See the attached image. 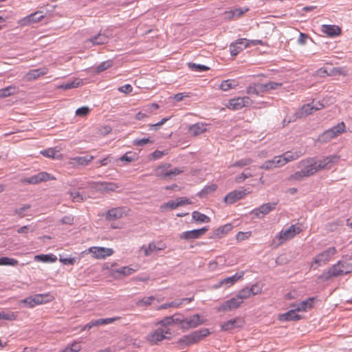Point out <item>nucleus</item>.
I'll return each mask as SVG.
<instances>
[{"mask_svg": "<svg viewBox=\"0 0 352 352\" xmlns=\"http://www.w3.org/2000/svg\"><path fill=\"white\" fill-rule=\"evenodd\" d=\"M339 156L336 155H329L322 160H317L316 157H309L300 161L298 167L302 170L307 177L314 175L321 170H329L339 160Z\"/></svg>", "mask_w": 352, "mask_h": 352, "instance_id": "obj_1", "label": "nucleus"}, {"mask_svg": "<svg viewBox=\"0 0 352 352\" xmlns=\"http://www.w3.org/2000/svg\"><path fill=\"white\" fill-rule=\"evenodd\" d=\"M210 334L208 329H201L195 331L188 335L182 336L177 342V344L180 349L195 344Z\"/></svg>", "mask_w": 352, "mask_h": 352, "instance_id": "obj_2", "label": "nucleus"}, {"mask_svg": "<svg viewBox=\"0 0 352 352\" xmlns=\"http://www.w3.org/2000/svg\"><path fill=\"white\" fill-rule=\"evenodd\" d=\"M352 271V265L349 263L339 261L333 265L327 272H324L320 278L323 280H328L332 277H338L344 274H348Z\"/></svg>", "mask_w": 352, "mask_h": 352, "instance_id": "obj_3", "label": "nucleus"}, {"mask_svg": "<svg viewBox=\"0 0 352 352\" xmlns=\"http://www.w3.org/2000/svg\"><path fill=\"white\" fill-rule=\"evenodd\" d=\"M345 130V124L343 122L326 130L318 137L320 142H327L342 133Z\"/></svg>", "mask_w": 352, "mask_h": 352, "instance_id": "obj_4", "label": "nucleus"}, {"mask_svg": "<svg viewBox=\"0 0 352 352\" xmlns=\"http://www.w3.org/2000/svg\"><path fill=\"white\" fill-rule=\"evenodd\" d=\"M166 334H171L170 329H162L161 327H159L155 331L147 335L146 340L151 344H157L159 342H161L163 340L168 338L166 336Z\"/></svg>", "mask_w": 352, "mask_h": 352, "instance_id": "obj_5", "label": "nucleus"}, {"mask_svg": "<svg viewBox=\"0 0 352 352\" xmlns=\"http://www.w3.org/2000/svg\"><path fill=\"white\" fill-rule=\"evenodd\" d=\"M50 296L48 294H36L28 296L21 300L20 303L25 304L28 307L32 308L37 305H41L50 301Z\"/></svg>", "mask_w": 352, "mask_h": 352, "instance_id": "obj_6", "label": "nucleus"}, {"mask_svg": "<svg viewBox=\"0 0 352 352\" xmlns=\"http://www.w3.org/2000/svg\"><path fill=\"white\" fill-rule=\"evenodd\" d=\"M252 104V100L248 96H244L230 99L226 107L230 109L236 111L245 107H249Z\"/></svg>", "mask_w": 352, "mask_h": 352, "instance_id": "obj_7", "label": "nucleus"}, {"mask_svg": "<svg viewBox=\"0 0 352 352\" xmlns=\"http://www.w3.org/2000/svg\"><path fill=\"white\" fill-rule=\"evenodd\" d=\"M336 252L337 250L336 248H329L321 253L318 254L314 258L313 263H315L318 266L324 265L330 261L331 256H333Z\"/></svg>", "mask_w": 352, "mask_h": 352, "instance_id": "obj_8", "label": "nucleus"}, {"mask_svg": "<svg viewBox=\"0 0 352 352\" xmlns=\"http://www.w3.org/2000/svg\"><path fill=\"white\" fill-rule=\"evenodd\" d=\"M249 46L250 40L247 38H239L230 45V54L232 56H235Z\"/></svg>", "mask_w": 352, "mask_h": 352, "instance_id": "obj_9", "label": "nucleus"}, {"mask_svg": "<svg viewBox=\"0 0 352 352\" xmlns=\"http://www.w3.org/2000/svg\"><path fill=\"white\" fill-rule=\"evenodd\" d=\"M301 231L300 227H296L294 225H292L285 230H282L276 236L278 239V245L283 243L284 241L294 237L296 234Z\"/></svg>", "mask_w": 352, "mask_h": 352, "instance_id": "obj_10", "label": "nucleus"}, {"mask_svg": "<svg viewBox=\"0 0 352 352\" xmlns=\"http://www.w3.org/2000/svg\"><path fill=\"white\" fill-rule=\"evenodd\" d=\"M208 230V227L205 226L200 229L185 231L180 234L179 238L185 240L199 239L201 236L204 235Z\"/></svg>", "mask_w": 352, "mask_h": 352, "instance_id": "obj_11", "label": "nucleus"}, {"mask_svg": "<svg viewBox=\"0 0 352 352\" xmlns=\"http://www.w3.org/2000/svg\"><path fill=\"white\" fill-rule=\"evenodd\" d=\"M289 307H291L289 311L279 315L278 320L280 321H297L302 318L301 316L297 314L299 311L296 309V304H291Z\"/></svg>", "mask_w": 352, "mask_h": 352, "instance_id": "obj_12", "label": "nucleus"}, {"mask_svg": "<svg viewBox=\"0 0 352 352\" xmlns=\"http://www.w3.org/2000/svg\"><path fill=\"white\" fill-rule=\"evenodd\" d=\"M109 37L104 34L99 32L98 34L85 41V45L91 47L95 45H104L108 43Z\"/></svg>", "mask_w": 352, "mask_h": 352, "instance_id": "obj_13", "label": "nucleus"}, {"mask_svg": "<svg viewBox=\"0 0 352 352\" xmlns=\"http://www.w3.org/2000/svg\"><path fill=\"white\" fill-rule=\"evenodd\" d=\"M244 276V272L242 271L239 273H236L232 276L226 277L218 282L217 285H215V288H219L221 287H229L233 285L235 283H236L239 280L241 279Z\"/></svg>", "mask_w": 352, "mask_h": 352, "instance_id": "obj_14", "label": "nucleus"}, {"mask_svg": "<svg viewBox=\"0 0 352 352\" xmlns=\"http://www.w3.org/2000/svg\"><path fill=\"white\" fill-rule=\"evenodd\" d=\"M204 323L199 314H195L189 318H184V322L182 326V330H188L198 327Z\"/></svg>", "mask_w": 352, "mask_h": 352, "instance_id": "obj_15", "label": "nucleus"}, {"mask_svg": "<svg viewBox=\"0 0 352 352\" xmlns=\"http://www.w3.org/2000/svg\"><path fill=\"white\" fill-rule=\"evenodd\" d=\"M242 302L237 298V296H234L230 300H228L223 302L219 307L217 308L219 311H228L232 309L238 308Z\"/></svg>", "mask_w": 352, "mask_h": 352, "instance_id": "obj_16", "label": "nucleus"}, {"mask_svg": "<svg viewBox=\"0 0 352 352\" xmlns=\"http://www.w3.org/2000/svg\"><path fill=\"white\" fill-rule=\"evenodd\" d=\"M89 252L93 254V256L97 259L104 258L107 256L112 255L113 253V250L111 248L103 247H91L89 248Z\"/></svg>", "mask_w": 352, "mask_h": 352, "instance_id": "obj_17", "label": "nucleus"}, {"mask_svg": "<svg viewBox=\"0 0 352 352\" xmlns=\"http://www.w3.org/2000/svg\"><path fill=\"white\" fill-rule=\"evenodd\" d=\"M276 204V202L264 204L259 208L254 209L252 210V214H254L256 217L261 218L274 210Z\"/></svg>", "mask_w": 352, "mask_h": 352, "instance_id": "obj_18", "label": "nucleus"}, {"mask_svg": "<svg viewBox=\"0 0 352 352\" xmlns=\"http://www.w3.org/2000/svg\"><path fill=\"white\" fill-rule=\"evenodd\" d=\"M304 154V152L301 151L292 150L288 151L280 155L283 165H285L287 163L297 160Z\"/></svg>", "mask_w": 352, "mask_h": 352, "instance_id": "obj_19", "label": "nucleus"}, {"mask_svg": "<svg viewBox=\"0 0 352 352\" xmlns=\"http://www.w3.org/2000/svg\"><path fill=\"white\" fill-rule=\"evenodd\" d=\"M120 319V317H113V318H99L97 320H91L90 322L87 323L85 325L83 329H90L94 327H97L100 325H105L108 324L113 323L115 321H117Z\"/></svg>", "mask_w": 352, "mask_h": 352, "instance_id": "obj_20", "label": "nucleus"}, {"mask_svg": "<svg viewBox=\"0 0 352 352\" xmlns=\"http://www.w3.org/2000/svg\"><path fill=\"white\" fill-rule=\"evenodd\" d=\"M245 195L246 192L245 190H235L229 192L224 197V201L228 204H232L238 200L243 199Z\"/></svg>", "mask_w": 352, "mask_h": 352, "instance_id": "obj_21", "label": "nucleus"}, {"mask_svg": "<svg viewBox=\"0 0 352 352\" xmlns=\"http://www.w3.org/2000/svg\"><path fill=\"white\" fill-rule=\"evenodd\" d=\"M44 18V14L38 15V12H35L21 19L19 21V23L21 25H30L32 23L41 21Z\"/></svg>", "mask_w": 352, "mask_h": 352, "instance_id": "obj_22", "label": "nucleus"}, {"mask_svg": "<svg viewBox=\"0 0 352 352\" xmlns=\"http://www.w3.org/2000/svg\"><path fill=\"white\" fill-rule=\"evenodd\" d=\"M126 209L123 207L114 208L106 212L105 218L107 220H116L122 218L125 213Z\"/></svg>", "mask_w": 352, "mask_h": 352, "instance_id": "obj_23", "label": "nucleus"}, {"mask_svg": "<svg viewBox=\"0 0 352 352\" xmlns=\"http://www.w3.org/2000/svg\"><path fill=\"white\" fill-rule=\"evenodd\" d=\"M50 175L46 172H41L36 175L25 178L24 182L28 184H36L42 182L50 179Z\"/></svg>", "mask_w": 352, "mask_h": 352, "instance_id": "obj_24", "label": "nucleus"}, {"mask_svg": "<svg viewBox=\"0 0 352 352\" xmlns=\"http://www.w3.org/2000/svg\"><path fill=\"white\" fill-rule=\"evenodd\" d=\"M283 163L280 155L275 156L273 159L265 161L260 166L261 169L263 170H272L276 168L282 167Z\"/></svg>", "mask_w": 352, "mask_h": 352, "instance_id": "obj_25", "label": "nucleus"}, {"mask_svg": "<svg viewBox=\"0 0 352 352\" xmlns=\"http://www.w3.org/2000/svg\"><path fill=\"white\" fill-rule=\"evenodd\" d=\"M321 31L329 36L333 37L341 34V29L336 25H322Z\"/></svg>", "mask_w": 352, "mask_h": 352, "instance_id": "obj_26", "label": "nucleus"}, {"mask_svg": "<svg viewBox=\"0 0 352 352\" xmlns=\"http://www.w3.org/2000/svg\"><path fill=\"white\" fill-rule=\"evenodd\" d=\"M243 321L240 318H234L228 320L221 325L222 331H230L231 329L240 327L243 325Z\"/></svg>", "mask_w": 352, "mask_h": 352, "instance_id": "obj_27", "label": "nucleus"}, {"mask_svg": "<svg viewBox=\"0 0 352 352\" xmlns=\"http://www.w3.org/2000/svg\"><path fill=\"white\" fill-rule=\"evenodd\" d=\"M232 226L230 223L221 226L214 230L213 235L211 236V238L221 239L227 234L232 230Z\"/></svg>", "mask_w": 352, "mask_h": 352, "instance_id": "obj_28", "label": "nucleus"}, {"mask_svg": "<svg viewBox=\"0 0 352 352\" xmlns=\"http://www.w3.org/2000/svg\"><path fill=\"white\" fill-rule=\"evenodd\" d=\"M314 106L311 104H305L301 107V108L297 111L295 113L296 118H305L314 112Z\"/></svg>", "mask_w": 352, "mask_h": 352, "instance_id": "obj_29", "label": "nucleus"}, {"mask_svg": "<svg viewBox=\"0 0 352 352\" xmlns=\"http://www.w3.org/2000/svg\"><path fill=\"white\" fill-rule=\"evenodd\" d=\"M207 131L206 125L202 122H198L189 126L188 132L194 136L199 135Z\"/></svg>", "mask_w": 352, "mask_h": 352, "instance_id": "obj_30", "label": "nucleus"}, {"mask_svg": "<svg viewBox=\"0 0 352 352\" xmlns=\"http://www.w3.org/2000/svg\"><path fill=\"white\" fill-rule=\"evenodd\" d=\"M47 73V69L45 67L38 68L30 70L26 74V79L28 80H34L37 79L41 76H43Z\"/></svg>", "mask_w": 352, "mask_h": 352, "instance_id": "obj_31", "label": "nucleus"}, {"mask_svg": "<svg viewBox=\"0 0 352 352\" xmlns=\"http://www.w3.org/2000/svg\"><path fill=\"white\" fill-rule=\"evenodd\" d=\"M316 298L314 297L309 298L305 300H302L298 304H296V309L299 311H307L314 306Z\"/></svg>", "mask_w": 352, "mask_h": 352, "instance_id": "obj_32", "label": "nucleus"}, {"mask_svg": "<svg viewBox=\"0 0 352 352\" xmlns=\"http://www.w3.org/2000/svg\"><path fill=\"white\" fill-rule=\"evenodd\" d=\"M141 250L144 251V255L145 256H148L153 252L163 250V247H157V245L154 242H151L147 246L142 245Z\"/></svg>", "mask_w": 352, "mask_h": 352, "instance_id": "obj_33", "label": "nucleus"}, {"mask_svg": "<svg viewBox=\"0 0 352 352\" xmlns=\"http://www.w3.org/2000/svg\"><path fill=\"white\" fill-rule=\"evenodd\" d=\"M57 257L53 254H38L34 256V261L43 263H54L56 261Z\"/></svg>", "mask_w": 352, "mask_h": 352, "instance_id": "obj_34", "label": "nucleus"}, {"mask_svg": "<svg viewBox=\"0 0 352 352\" xmlns=\"http://www.w3.org/2000/svg\"><path fill=\"white\" fill-rule=\"evenodd\" d=\"M18 88L15 85H10L0 89V98H6L18 93Z\"/></svg>", "mask_w": 352, "mask_h": 352, "instance_id": "obj_35", "label": "nucleus"}, {"mask_svg": "<svg viewBox=\"0 0 352 352\" xmlns=\"http://www.w3.org/2000/svg\"><path fill=\"white\" fill-rule=\"evenodd\" d=\"M246 92L248 95L262 96L261 87L259 82L253 83L247 87Z\"/></svg>", "mask_w": 352, "mask_h": 352, "instance_id": "obj_36", "label": "nucleus"}, {"mask_svg": "<svg viewBox=\"0 0 352 352\" xmlns=\"http://www.w3.org/2000/svg\"><path fill=\"white\" fill-rule=\"evenodd\" d=\"M19 313L18 311H1L0 312V320H6L8 321L16 320L19 316Z\"/></svg>", "mask_w": 352, "mask_h": 352, "instance_id": "obj_37", "label": "nucleus"}, {"mask_svg": "<svg viewBox=\"0 0 352 352\" xmlns=\"http://www.w3.org/2000/svg\"><path fill=\"white\" fill-rule=\"evenodd\" d=\"M93 159H94L93 156L87 155L85 156L75 157L72 158V161H73V164L81 165V166H86Z\"/></svg>", "mask_w": 352, "mask_h": 352, "instance_id": "obj_38", "label": "nucleus"}, {"mask_svg": "<svg viewBox=\"0 0 352 352\" xmlns=\"http://www.w3.org/2000/svg\"><path fill=\"white\" fill-rule=\"evenodd\" d=\"M238 86V82L236 80L228 79L221 82L219 88L224 91H228L230 89L234 88Z\"/></svg>", "mask_w": 352, "mask_h": 352, "instance_id": "obj_39", "label": "nucleus"}, {"mask_svg": "<svg viewBox=\"0 0 352 352\" xmlns=\"http://www.w3.org/2000/svg\"><path fill=\"white\" fill-rule=\"evenodd\" d=\"M83 84L82 80L81 79H76L73 81L68 82L64 84H62L59 86L60 89L67 90L71 89L74 88H77Z\"/></svg>", "mask_w": 352, "mask_h": 352, "instance_id": "obj_40", "label": "nucleus"}, {"mask_svg": "<svg viewBox=\"0 0 352 352\" xmlns=\"http://www.w3.org/2000/svg\"><path fill=\"white\" fill-rule=\"evenodd\" d=\"M192 220L199 223H208L210 221V218L209 217L198 211L192 212Z\"/></svg>", "mask_w": 352, "mask_h": 352, "instance_id": "obj_41", "label": "nucleus"}, {"mask_svg": "<svg viewBox=\"0 0 352 352\" xmlns=\"http://www.w3.org/2000/svg\"><path fill=\"white\" fill-rule=\"evenodd\" d=\"M217 186L216 184L206 186L199 192L198 195L201 198L205 197L208 194L214 192L217 190Z\"/></svg>", "mask_w": 352, "mask_h": 352, "instance_id": "obj_42", "label": "nucleus"}, {"mask_svg": "<svg viewBox=\"0 0 352 352\" xmlns=\"http://www.w3.org/2000/svg\"><path fill=\"white\" fill-rule=\"evenodd\" d=\"M31 208V205L25 204L23 206L16 208L14 210V214L18 215L19 217L23 218L27 215V212Z\"/></svg>", "mask_w": 352, "mask_h": 352, "instance_id": "obj_43", "label": "nucleus"}, {"mask_svg": "<svg viewBox=\"0 0 352 352\" xmlns=\"http://www.w3.org/2000/svg\"><path fill=\"white\" fill-rule=\"evenodd\" d=\"M253 162V160L251 158H243L241 159L234 164H231L229 167H239L243 168L244 166H248Z\"/></svg>", "mask_w": 352, "mask_h": 352, "instance_id": "obj_44", "label": "nucleus"}, {"mask_svg": "<svg viewBox=\"0 0 352 352\" xmlns=\"http://www.w3.org/2000/svg\"><path fill=\"white\" fill-rule=\"evenodd\" d=\"M18 264V261L15 258L6 256L0 257V265L15 266Z\"/></svg>", "mask_w": 352, "mask_h": 352, "instance_id": "obj_45", "label": "nucleus"}, {"mask_svg": "<svg viewBox=\"0 0 352 352\" xmlns=\"http://www.w3.org/2000/svg\"><path fill=\"white\" fill-rule=\"evenodd\" d=\"M174 324L172 316L165 317L162 320L158 321L156 325H160L162 329H168L167 327Z\"/></svg>", "mask_w": 352, "mask_h": 352, "instance_id": "obj_46", "label": "nucleus"}, {"mask_svg": "<svg viewBox=\"0 0 352 352\" xmlns=\"http://www.w3.org/2000/svg\"><path fill=\"white\" fill-rule=\"evenodd\" d=\"M188 67L191 69V70L198 72H203L209 69V67L204 65L196 64L193 63H189Z\"/></svg>", "mask_w": 352, "mask_h": 352, "instance_id": "obj_47", "label": "nucleus"}, {"mask_svg": "<svg viewBox=\"0 0 352 352\" xmlns=\"http://www.w3.org/2000/svg\"><path fill=\"white\" fill-rule=\"evenodd\" d=\"M155 300V297L153 296H147L144 297L142 299L139 300L136 302V305L138 307H146L152 304L153 300Z\"/></svg>", "mask_w": 352, "mask_h": 352, "instance_id": "obj_48", "label": "nucleus"}, {"mask_svg": "<svg viewBox=\"0 0 352 352\" xmlns=\"http://www.w3.org/2000/svg\"><path fill=\"white\" fill-rule=\"evenodd\" d=\"M250 291L249 290V287L243 288L239 292L236 296L240 300V301L243 303V300L248 298L251 296Z\"/></svg>", "mask_w": 352, "mask_h": 352, "instance_id": "obj_49", "label": "nucleus"}, {"mask_svg": "<svg viewBox=\"0 0 352 352\" xmlns=\"http://www.w3.org/2000/svg\"><path fill=\"white\" fill-rule=\"evenodd\" d=\"M111 65H112L111 60H107V61L102 62L96 68V72L97 73L102 72L106 70L107 69L111 67Z\"/></svg>", "mask_w": 352, "mask_h": 352, "instance_id": "obj_50", "label": "nucleus"}, {"mask_svg": "<svg viewBox=\"0 0 352 352\" xmlns=\"http://www.w3.org/2000/svg\"><path fill=\"white\" fill-rule=\"evenodd\" d=\"M135 272V270H134L130 267H128V266L120 267L116 270L117 273L120 274L123 276L131 275L133 273H134Z\"/></svg>", "mask_w": 352, "mask_h": 352, "instance_id": "obj_51", "label": "nucleus"}, {"mask_svg": "<svg viewBox=\"0 0 352 352\" xmlns=\"http://www.w3.org/2000/svg\"><path fill=\"white\" fill-rule=\"evenodd\" d=\"M173 320L174 322V324H179L180 329H182V326L183 323L184 322V316L181 314H175L172 316Z\"/></svg>", "mask_w": 352, "mask_h": 352, "instance_id": "obj_52", "label": "nucleus"}, {"mask_svg": "<svg viewBox=\"0 0 352 352\" xmlns=\"http://www.w3.org/2000/svg\"><path fill=\"white\" fill-rule=\"evenodd\" d=\"M184 171L183 168H174L168 170V178L172 179Z\"/></svg>", "mask_w": 352, "mask_h": 352, "instance_id": "obj_53", "label": "nucleus"}, {"mask_svg": "<svg viewBox=\"0 0 352 352\" xmlns=\"http://www.w3.org/2000/svg\"><path fill=\"white\" fill-rule=\"evenodd\" d=\"M70 197L74 202H82L84 201V197L79 192H70Z\"/></svg>", "mask_w": 352, "mask_h": 352, "instance_id": "obj_54", "label": "nucleus"}, {"mask_svg": "<svg viewBox=\"0 0 352 352\" xmlns=\"http://www.w3.org/2000/svg\"><path fill=\"white\" fill-rule=\"evenodd\" d=\"M91 109L88 107H81L76 109V115L80 117H85L87 116Z\"/></svg>", "mask_w": 352, "mask_h": 352, "instance_id": "obj_55", "label": "nucleus"}, {"mask_svg": "<svg viewBox=\"0 0 352 352\" xmlns=\"http://www.w3.org/2000/svg\"><path fill=\"white\" fill-rule=\"evenodd\" d=\"M102 185L107 191H116L119 188L118 185L113 182H104Z\"/></svg>", "mask_w": 352, "mask_h": 352, "instance_id": "obj_56", "label": "nucleus"}, {"mask_svg": "<svg viewBox=\"0 0 352 352\" xmlns=\"http://www.w3.org/2000/svg\"><path fill=\"white\" fill-rule=\"evenodd\" d=\"M251 177H252V174H251L250 173H248L245 170V171L243 172L242 173H241L240 175H239L237 177H236L235 182L236 183L239 184V183L243 182L247 178H249Z\"/></svg>", "mask_w": 352, "mask_h": 352, "instance_id": "obj_57", "label": "nucleus"}, {"mask_svg": "<svg viewBox=\"0 0 352 352\" xmlns=\"http://www.w3.org/2000/svg\"><path fill=\"white\" fill-rule=\"evenodd\" d=\"M304 177H307V176L302 173V170L300 168V170L295 172L290 176V179L300 181Z\"/></svg>", "mask_w": 352, "mask_h": 352, "instance_id": "obj_58", "label": "nucleus"}, {"mask_svg": "<svg viewBox=\"0 0 352 352\" xmlns=\"http://www.w3.org/2000/svg\"><path fill=\"white\" fill-rule=\"evenodd\" d=\"M179 207V204L177 202V200H171L166 203H164L162 206L161 208H168L170 210H173Z\"/></svg>", "mask_w": 352, "mask_h": 352, "instance_id": "obj_59", "label": "nucleus"}, {"mask_svg": "<svg viewBox=\"0 0 352 352\" xmlns=\"http://www.w3.org/2000/svg\"><path fill=\"white\" fill-rule=\"evenodd\" d=\"M56 151L53 148H49L41 151L43 156L50 158H54Z\"/></svg>", "mask_w": 352, "mask_h": 352, "instance_id": "obj_60", "label": "nucleus"}, {"mask_svg": "<svg viewBox=\"0 0 352 352\" xmlns=\"http://www.w3.org/2000/svg\"><path fill=\"white\" fill-rule=\"evenodd\" d=\"M135 154H131V153H126L121 157L119 158L120 161H124L126 162H131L135 160Z\"/></svg>", "mask_w": 352, "mask_h": 352, "instance_id": "obj_61", "label": "nucleus"}, {"mask_svg": "<svg viewBox=\"0 0 352 352\" xmlns=\"http://www.w3.org/2000/svg\"><path fill=\"white\" fill-rule=\"evenodd\" d=\"M155 175L161 179H166L168 178V170H163L162 168H160V166H158L155 170Z\"/></svg>", "mask_w": 352, "mask_h": 352, "instance_id": "obj_62", "label": "nucleus"}, {"mask_svg": "<svg viewBox=\"0 0 352 352\" xmlns=\"http://www.w3.org/2000/svg\"><path fill=\"white\" fill-rule=\"evenodd\" d=\"M152 142H153V141H151L149 138H142V139H135L133 141V144L135 146H143L148 143H152Z\"/></svg>", "mask_w": 352, "mask_h": 352, "instance_id": "obj_63", "label": "nucleus"}, {"mask_svg": "<svg viewBox=\"0 0 352 352\" xmlns=\"http://www.w3.org/2000/svg\"><path fill=\"white\" fill-rule=\"evenodd\" d=\"M250 235H251L250 232H239L237 233V234L236 236V239L238 241H241L248 239L250 236Z\"/></svg>", "mask_w": 352, "mask_h": 352, "instance_id": "obj_64", "label": "nucleus"}]
</instances>
